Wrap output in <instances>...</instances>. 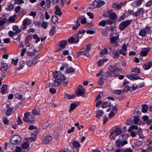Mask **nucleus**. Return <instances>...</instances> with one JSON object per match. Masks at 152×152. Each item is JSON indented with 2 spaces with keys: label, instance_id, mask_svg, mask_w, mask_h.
Returning <instances> with one entry per match:
<instances>
[{
  "label": "nucleus",
  "instance_id": "nucleus-31",
  "mask_svg": "<svg viewBox=\"0 0 152 152\" xmlns=\"http://www.w3.org/2000/svg\"><path fill=\"white\" fill-rule=\"evenodd\" d=\"M68 42L71 43V44H73L74 43H76L75 38L73 37H69L68 39Z\"/></svg>",
  "mask_w": 152,
  "mask_h": 152
},
{
  "label": "nucleus",
  "instance_id": "nucleus-56",
  "mask_svg": "<svg viewBox=\"0 0 152 152\" xmlns=\"http://www.w3.org/2000/svg\"><path fill=\"white\" fill-rule=\"evenodd\" d=\"M49 91L50 93L54 94L56 93V90L53 88H50L49 89Z\"/></svg>",
  "mask_w": 152,
  "mask_h": 152
},
{
  "label": "nucleus",
  "instance_id": "nucleus-43",
  "mask_svg": "<svg viewBox=\"0 0 152 152\" xmlns=\"http://www.w3.org/2000/svg\"><path fill=\"white\" fill-rule=\"evenodd\" d=\"M75 72L74 69L72 67L67 68L66 70V72L67 73L73 72Z\"/></svg>",
  "mask_w": 152,
  "mask_h": 152
},
{
  "label": "nucleus",
  "instance_id": "nucleus-5",
  "mask_svg": "<svg viewBox=\"0 0 152 152\" xmlns=\"http://www.w3.org/2000/svg\"><path fill=\"white\" fill-rule=\"evenodd\" d=\"M22 139L20 136L15 135L13 136L10 139V142L12 144H20Z\"/></svg>",
  "mask_w": 152,
  "mask_h": 152
},
{
  "label": "nucleus",
  "instance_id": "nucleus-54",
  "mask_svg": "<svg viewBox=\"0 0 152 152\" xmlns=\"http://www.w3.org/2000/svg\"><path fill=\"white\" fill-rule=\"evenodd\" d=\"M8 20L10 22H14L15 20V18L14 16H12L9 17Z\"/></svg>",
  "mask_w": 152,
  "mask_h": 152
},
{
  "label": "nucleus",
  "instance_id": "nucleus-16",
  "mask_svg": "<svg viewBox=\"0 0 152 152\" xmlns=\"http://www.w3.org/2000/svg\"><path fill=\"white\" fill-rule=\"evenodd\" d=\"M94 3H96V7L100 8L105 4V2L101 0H94Z\"/></svg>",
  "mask_w": 152,
  "mask_h": 152
},
{
  "label": "nucleus",
  "instance_id": "nucleus-46",
  "mask_svg": "<svg viewBox=\"0 0 152 152\" xmlns=\"http://www.w3.org/2000/svg\"><path fill=\"white\" fill-rule=\"evenodd\" d=\"M74 37H73L74 38H75V42L76 43H78L79 42V35L77 33L76 34H75L74 35Z\"/></svg>",
  "mask_w": 152,
  "mask_h": 152
},
{
  "label": "nucleus",
  "instance_id": "nucleus-41",
  "mask_svg": "<svg viewBox=\"0 0 152 152\" xmlns=\"http://www.w3.org/2000/svg\"><path fill=\"white\" fill-rule=\"evenodd\" d=\"M48 26V23L47 22L44 21L42 23L40 26L42 27L44 29H46L47 28Z\"/></svg>",
  "mask_w": 152,
  "mask_h": 152
},
{
  "label": "nucleus",
  "instance_id": "nucleus-14",
  "mask_svg": "<svg viewBox=\"0 0 152 152\" xmlns=\"http://www.w3.org/2000/svg\"><path fill=\"white\" fill-rule=\"evenodd\" d=\"M8 88L6 84H3L1 88V93L2 94H5L7 93Z\"/></svg>",
  "mask_w": 152,
  "mask_h": 152
},
{
  "label": "nucleus",
  "instance_id": "nucleus-44",
  "mask_svg": "<svg viewBox=\"0 0 152 152\" xmlns=\"http://www.w3.org/2000/svg\"><path fill=\"white\" fill-rule=\"evenodd\" d=\"M125 18H126L125 14H124L118 18L117 20L118 22H120L121 21L124 19Z\"/></svg>",
  "mask_w": 152,
  "mask_h": 152
},
{
  "label": "nucleus",
  "instance_id": "nucleus-26",
  "mask_svg": "<svg viewBox=\"0 0 152 152\" xmlns=\"http://www.w3.org/2000/svg\"><path fill=\"white\" fill-rule=\"evenodd\" d=\"M51 22L53 24H56L58 22V17L56 15H53L51 18Z\"/></svg>",
  "mask_w": 152,
  "mask_h": 152
},
{
  "label": "nucleus",
  "instance_id": "nucleus-10",
  "mask_svg": "<svg viewBox=\"0 0 152 152\" xmlns=\"http://www.w3.org/2000/svg\"><path fill=\"white\" fill-rule=\"evenodd\" d=\"M71 143H72L73 147L76 148L77 152H78L80 150L79 148L81 147V145L79 142L78 141L73 140H72Z\"/></svg>",
  "mask_w": 152,
  "mask_h": 152
},
{
  "label": "nucleus",
  "instance_id": "nucleus-9",
  "mask_svg": "<svg viewBox=\"0 0 152 152\" xmlns=\"http://www.w3.org/2000/svg\"><path fill=\"white\" fill-rule=\"evenodd\" d=\"M150 50L151 48L149 47L143 48L142 50L140 52V56L141 57L146 56Z\"/></svg>",
  "mask_w": 152,
  "mask_h": 152
},
{
  "label": "nucleus",
  "instance_id": "nucleus-21",
  "mask_svg": "<svg viewBox=\"0 0 152 152\" xmlns=\"http://www.w3.org/2000/svg\"><path fill=\"white\" fill-rule=\"evenodd\" d=\"M40 109L39 108H34L32 111V113L34 116L38 115L40 114Z\"/></svg>",
  "mask_w": 152,
  "mask_h": 152
},
{
  "label": "nucleus",
  "instance_id": "nucleus-28",
  "mask_svg": "<svg viewBox=\"0 0 152 152\" xmlns=\"http://www.w3.org/2000/svg\"><path fill=\"white\" fill-rule=\"evenodd\" d=\"M142 112L143 113L147 112L148 109V106L146 104L142 105Z\"/></svg>",
  "mask_w": 152,
  "mask_h": 152
},
{
  "label": "nucleus",
  "instance_id": "nucleus-51",
  "mask_svg": "<svg viewBox=\"0 0 152 152\" xmlns=\"http://www.w3.org/2000/svg\"><path fill=\"white\" fill-rule=\"evenodd\" d=\"M129 135L124 134H121L120 137H121L122 139H126L129 137Z\"/></svg>",
  "mask_w": 152,
  "mask_h": 152
},
{
  "label": "nucleus",
  "instance_id": "nucleus-2",
  "mask_svg": "<svg viewBox=\"0 0 152 152\" xmlns=\"http://www.w3.org/2000/svg\"><path fill=\"white\" fill-rule=\"evenodd\" d=\"M108 69L109 71L102 75L103 78L104 80H106L108 77H111L113 76L114 77H118V75L116 72L119 71V69L116 65L110 66Z\"/></svg>",
  "mask_w": 152,
  "mask_h": 152
},
{
  "label": "nucleus",
  "instance_id": "nucleus-1",
  "mask_svg": "<svg viewBox=\"0 0 152 152\" xmlns=\"http://www.w3.org/2000/svg\"><path fill=\"white\" fill-rule=\"evenodd\" d=\"M53 73V77L56 79L52 83V86L58 87L62 83V85L64 87H65L68 85V81L66 80L64 82L66 79V77L64 75L59 73L57 71L54 72Z\"/></svg>",
  "mask_w": 152,
  "mask_h": 152
},
{
  "label": "nucleus",
  "instance_id": "nucleus-59",
  "mask_svg": "<svg viewBox=\"0 0 152 152\" xmlns=\"http://www.w3.org/2000/svg\"><path fill=\"white\" fill-rule=\"evenodd\" d=\"M8 34L10 37H12L15 36V34L17 35L16 32H14L12 31H10L8 32Z\"/></svg>",
  "mask_w": 152,
  "mask_h": 152
},
{
  "label": "nucleus",
  "instance_id": "nucleus-13",
  "mask_svg": "<svg viewBox=\"0 0 152 152\" xmlns=\"http://www.w3.org/2000/svg\"><path fill=\"white\" fill-rule=\"evenodd\" d=\"M38 134V131L37 130L34 131L32 133L31 137H30V141H35L37 138V135Z\"/></svg>",
  "mask_w": 152,
  "mask_h": 152
},
{
  "label": "nucleus",
  "instance_id": "nucleus-4",
  "mask_svg": "<svg viewBox=\"0 0 152 152\" xmlns=\"http://www.w3.org/2000/svg\"><path fill=\"white\" fill-rule=\"evenodd\" d=\"M132 72H135L136 74L134 73H130L127 74L126 76L129 79L134 80L139 79L141 80L142 79L140 77L137 76V75H139L140 73V69L137 67H136L132 69Z\"/></svg>",
  "mask_w": 152,
  "mask_h": 152
},
{
  "label": "nucleus",
  "instance_id": "nucleus-32",
  "mask_svg": "<svg viewBox=\"0 0 152 152\" xmlns=\"http://www.w3.org/2000/svg\"><path fill=\"white\" fill-rule=\"evenodd\" d=\"M56 27L55 26H53L52 28L50 29L49 32V35L51 36H53L55 33V30Z\"/></svg>",
  "mask_w": 152,
  "mask_h": 152
},
{
  "label": "nucleus",
  "instance_id": "nucleus-24",
  "mask_svg": "<svg viewBox=\"0 0 152 152\" xmlns=\"http://www.w3.org/2000/svg\"><path fill=\"white\" fill-rule=\"evenodd\" d=\"M55 7L56 10L55 12V14L58 16H61L62 15V12L61 11L59 7L57 5H56L55 6Z\"/></svg>",
  "mask_w": 152,
  "mask_h": 152
},
{
  "label": "nucleus",
  "instance_id": "nucleus-29",
  "mask_svg": "<svg viewBox=\"0 0 152 152\" xmlns=\"http://www.w3.org/2000/svg\"><path fill=\"white\" fill-rule=\"evenodd\" d=\"M7 11H11L14 8V6L12 4L9 3L7 5Z\"/></svg>",
  "mask_w": 152,
  "mask_h": 152
},
{
  "label": "nucleus",
  "instance_id": "nucleus-38",
  "mask_svg": "<svg viewBox=\"0 0 152 152\" xmlns=\"http://www.w3.org/2000/svg\"><path fill=\"white\" fill-rule=\"evenodd\" d=\"M108 50L107 48H105L102 50L100 52V54L101 55H104L108 53Z\"/></svg>",
  "mask_w": 152,
  "mask_h": 152
},
{
  "label": "nucleus",
  "instance_id": "nucleus-50",
  "mask_svg": "<svg viewBox=\"0 0 152 152\" xmlns=\"http://www.w3.org/2000/svg\"><path fill=\"white\" fill-rule=\"evenodd\" d=\"M46 1V3L45 5L47 9L50 7L51 5V1L50 0H45Z\"/></svg>",
  "mask_w": 152,
  "mask_h": 152
},
{
  "label": "nucleus",
  "instance_id": "nucleus-55",
  "mask_svg": "<svg viewBox=\"0 0 152 152\" xmlns=\"http://www.w3.org/2000/svg\"><path fill=\"white\" fill-rule=\"evenodd\" d=\"M32 60L27 61L26 64L28 66L30 67L33 64Z\"/></svg>",
  "mask_w": 152,
  "mask_h": 152
},
{
  "label": "nucleus",
  "instance_id": "nucleus-39",
  "mask_svg": "<svg viewBox=\"0 0 152 152\" xmlns=\"http://www.w3.org/2000/svg\"><path fill=\"white\" fill-rule=\"evenodd\" d=\"M64 96L66 98H67L68 99H71L73 98H74L75 97V96L69 95V94H67V93L65 94Z\"/></svg>",
  "mask_w": 152,
  "mask_h": 152
},
{
  "label": "nucleus",
  "instance_id": "nucleus-3",
  "mask_svg": "<svg viewBox=\"0 0 152 152\" xmlns=\"http://www.w3.org/2000/svg\"><path fill=\"white\" fill-rule=\"evenodd\" d=\"M91 43H89L81 50L82 51L77 52L76 55V57L78 58L81 55L86 56L88 58L90 57V56L89 53L91 49Z\"/></svg>",
  "mask_w": 152,
  "mask_h": 152
},
{
  "label": "nucleus",
  "instance_id": "nucleus-47",
  "mask_svg": "<svg viewBox=\"0 0 152 152\" xmlns=\"http://www.w3.org/2000/svg\"><path fill=\"white\" fill-rule=\"evenodd\" d=\"M151 27L150 26H146L143 29L144 30V31H145V32L147 34L149 32L151 29Z\"/></svg>",
  "mask_w": 152,
  "mask_h": 152
},
{
  "label": "nucleus",
  "instance_id": "nucleus-12",
  "mask_svg": "<svg viewBox=\"0 0 152 152\" xmlns=\"http://www.w3.org/2000/svg\"><path fill=\"white\" fill-rule=\"evenodd\" d=\"M80 104V103L79 102H77L76 103H72L70 104L69 112H70L74 110Z\"/></svg>",
  "mask_w": 152,
  "mask_h": 152
},
{
  "label": "nucleus",
  "instance_id": "nucleus-30",
  "mask_svg": "<svg viewBox=\"0 0 152 152\" xmlns=\"http://www.w3.org/2000/svg\"><path fill=\"white\" fill-rule=\"evenodd\" d=\"M35 118V116L34 115H31L28 117L29 123H32L34 122Z\"/></svg>",
  "mask_w": 152,
  "mask_h": 152
},
{
  "label": "nucleus",
  "instance_id": "nucleus-58",
  "mask_svg": "<svg viewBox=\"0 0 152 152\" xmlns=\"http://www.w3.org/2000/svg\"><path fill=\"white\" fill-rule=\"evenodd\" d=\"M3 122L5 124H8L9 123V121L7 118H2Z\"/></svg>",
  "mask_w": 152,
  "mask_h": 152
},
{
  "label": "nucleus",
  "instance_id": "nucleus-64",
  "mask_svg": "<svg viewBox=\"0 0 152 152\" xmlns=\"http://www.w3.org/2000/svg\"><path fill=\"white\" fill-rule=\"evenodd\" d=\"M145 6L147 7H149L152 5V0H150L145 4Z\"/></svg>",
  "mask_w": 152,
  "mask_h": 152
},
{
  "label": "nucleus",
  "instance_id": "nucleus-57",
  "mask_svg": "<svg viewBox=\"0 0 152 152\" xmlns=\"http://www.w3.org/2000/svg\"><path fill=\"white\" fill-rule=\"evenodd\" d=\"M24 3V1L23 0H16L15 1L14 4L20 5Z\"/></svg>",
  "mask_w": 152,
  "mask_h": 152
},
{
  "label": "nucleus",
  "instance_id": "nucleus-23",
  "mask_svg": "<svg viewBox=\"0 0 152 152\" xmlns=\"http://www.w3.org/2000/svg\"><path fill=\"white\" fill-rule=\"evenodd\" d=\"M105 18H108V16L107 15H103ZM109 18L111 20H115L117 18L116 14L114 12H112L109 16Z\"/></svg>",
  "mask_w": 152,
  "mask_h": 152
},
{
  "label": "nucleus",
  "instance_id": "nucleus-48",
  "mask_svg": "<svg viewBox=\"0 0 152 152\" xmlns=\"http://www.w3.org/2000/svg\"><path fill=\"white\" fill-rule=\"evenodd\" d=\"M117 41V37L116 36H113L110 39V41L112 43H115Z\"/></svg>",
  "mask_w": 152,
  "mask_h": 152
},
{
  "label": "nucleus",
  "instance_id": "nucleus-35",
  "mask_svg": "<svg viewBox=\"0 0 152 152\" xmlns=\"http://www.w3.org/2000/svg\"><path fill=\"white\" fill-rule=\"evenodd\" d=\"M121 132V129L120 128L118 127L116 128L115 130L116 136H118L120 134Z\"/></svg>",
  "mask_w": 152,
  "mask_h": 152
},
{
  "label": "nucleus",
  "instance_id": "nucleus-34",
  "mask_svg": "<svg viewBox=\"0 0 152 152\" xmlns=\"http://www.w3.org/2000/svg\"><path fill=\"white\" fill-rule=\"evenodd\" d=\"M78 18L77 19L76 22V25L72 27V29L74 30H76L80 25V23L78 21Z\"/></svg>",
  "mask_w": 152,
  "mask_h": 152
},
{
  "label": "nucleus",
  "instance_id": "nucleus-36",
  "mask_svg": "<svg viewBox=\"0 0 152 152\" xmlns=\"http://www.w3.org/2000/svg\"><path fill=\"white\" fill-rule=\"evenodd\" d=\"M146 34H147L144 31V30L143 29L140 30L139 33V35L142 37H144L145 36Z\"/></svg>",
  "mask_w": 152,
  "mask_h": 152
},
{
  "label": "nucleus",
  "instance_id": "nucleus-40",
  "mask_svg": "<svg viewBox=\"0 0 152 152\" xmlns=\"http://www.w3.org/2000/svg\"><path fill=\"white\" fill-rule=\"evenodd\" d=\"M105 21L106 23V25H112L114 23V22L113 21V20H111L109 19H107L106 20H105Z\"/></svg>",
  "mask_w": 152,
  "mask_h": 152
},
{
  "label": "nucleus",
  "instance_id": "nucleus-49",
  "mask_svg": "<svg viewBox=\"0 0 152 152\" xmlns=\"http://www.w3.org/2000/svg\"><path fill=\"white\" fill-rule=\"evenodd\" d=\"M14 96L16 98L20 100L23 97L22 95L19 94L18 93L15 94Z\"/></svg>",
  "mask_w": 152,
  "mask_h": 152
},
{
  "label": "nucleus",
  "instance_id": "nucleus-27",
  "mask_svg": "<svg viewBox=\"0 0 152 152\" xmlns=\"http://www.w3.org/2000/svg\"><path fill=\"white\" fill-rule=\"evenodd\" d=\"M103 114L104 113L102 110H98L96 113V117L97 118L99 119L101 116L103 115Z\"/></svg>",
  "mask_w": 152,
  "mask_h": 152
},
{
  "label": "nucleus",
  "instance_id": "nucleus-17",
  "mask_svg": "<svg viewBox=\"0 0 152 152\" xmlns=\"http://www.w3.org/2000/svg\"><path fill=\"white\" fill-rule=\"evenodd\" d=\"M142 67L145 70L149 69L152 66V62L151 61L147 63H145L142 65Z\"/></svg>",
  "mask_w": 152,
  "mask_h": 152
},
{
  "label": "nucleus",
  "instance_id": "nucleus-15",
  "mask_svg": "<svg viewBox=\"0 0 152 152\" xmlns=\"http://www.w3.org/2000/svg\"><path fill=\"white\" fill-rule=\"evenodd\" d=\"M7 110L6 114L8 116H9L12 114V112L14 110V108L13 107H11L8 104H7Z\"/></svg>",
  "mask_w": 152,
  "mask_h": 152
},
{
  "label": "nucleus",
  "instance_id": "nucleus-45",
  "mask_svg": "<svg viewBox=\"0 0 152 152\" xmlns=\"http://www.w3.org/2000/svg\"><path fill=\"white\" fill-rule=\"evenodd\" d=\"M105 23V20H102L99 23L98 25L99 26L104 27L106 26Z\"/></svg>",
  "mask_w": 152,
  "mask_h": 152
},
{
  "label": "nucleus",
  "instance_id": "nucleus-42",
  "mask_svg": "<svg viewBox=\"0 0 152 152\" xmlns=\"http://www.w3.org/2000/svg\"><path fill=\"white\" fill-rule=\"evenodd\" d=\"M33 37L34 39H36L35 42L37 43L40 40V38L38 36L37 34H34L33 35Z\"/></svg>",
  "mask_w": 152,
  "mask_h": 152
},
{
  "label": "nucleus",
  "instance_id": "nucleus-61",
  "mask_svg": "<svg viewBox=\"0 0 152 152\" xmlns=\"http://www.w3.org/2000/svg\"><path fill=\"white\" fill-rule=\"evenodd\" d=\"M116 145L117 147H120L121 145V141L120 140H117L115 142Z\"/></svg>",
  "mask_w": 152,
  "mask_h": 152
},
{
  "label": "nucleus",
  "instance_id": "nucleus-19",
  "mask_svg": "<svg viewBox=\"0 0 152 152\" xmlns=\"http://www.w3.org/2000/svg\"><path fill=\"white\" fill-rule=\"evenodd\" d=\"M112 55H113V58L114 59H117L120 56L118 50H116L115 49L113 50Z\"/></svg>",
  "mask_w": 152,
  "mask_h": 152
},
{
  "label": "nucleus",
  "instance_id": "nucleus-11",
  "mask_svg": "<svg viewBox=\"0 0 152 152\" xmlns=\"http://www.w3.org/2000/svg\"><path fill=\"white\" fill-rule=\"evenodd\" d=\"M8 68V65L7 64L3 63L1 62V71H3V73L2 74L4 75L5 73L6 72Z\"/></svg>",
  "mask_w": 152,
  "mask_h": 152
},
{
  "label": "nucleus",
  "instance_id": "nucleus-52",
  "mask_svg": "<svg viewBox=\"0 0 152 152\" xmlns=\"http://www.w3.org/2000/svg\"><path fill=\"white\" fill-rule=\"evenodd\" d=\"M103 79V78L102 75L99 79L98 83L101 86L104 83V81Z\"/></svg>",
  "mask_w": 152,
  "mask_h": 152
},
{
  "label": "nucleus",
  "instance_id": "nucleus-53",
  "mask_svg": "<svg viewBox=\"0 0 152 152\" xmlns=\"http://www.w3.org/2000/svg\"><path fill=\"white\" fill-rule=\"evenodd\" d=\"M138 87V86L137 85L135 86L134 85H133L132 87L130 88V91L131 92H133L135 89H136Z\"/></svg>",
  "mask_w": 152,
  "mask_h": 152
},
{
  "label": "nucleus",
  "instance_id": "nucleus-22",
  "mask_svg": "<svg viewBox=\"0 0 152 152\" xmlns=\"http://www.w3.org/2000/svg\"><path fill=\"white\" fill-rule=\"evenodd\" d=\"M86 91L84 88L82 89L78 88L77 89L76 93L78 96H80L84 94Z\"/></svg>",
  "mask_w": 152,
  "mask_h": 152
},
{
  "label": "nucleus",
  "instance_id": "nucleus-62",
  "mask_svg": "<svg viewBox=\"0 0 152 152\" xmlns=\"http://www.w3.org/2000/svg\"><path fill=\"white\" fill-rule=\"evenodd\" d=\"M116 105L113 106V108L111 110V111L115 112V113H116L118 111V109L117 107L116 106Z\"/></svg>",
  "mask_w": 152,
  "mask_h": 152
},
{
  "label": "nucleus",
  "instance_id": "nucleus-20",
  "mask_svg": "<svg viewBox=\"0 0 152 152\" xmlns=\"http://www.w3.org/2000/svg\"><path fill=\"white\" fill-rule=\"evenodd\" d=\"M67 41L66 40H63L62 41L59 42V47L61 49H64L66 48L67 45Z\"/></svg>",
  "mask_w": 152,
  "mask_h": 152
},
{
  "label": "nucleus",
  "instance_id": "nucleus-18",
  "mask_svg": "<svg viewBox=\"0 0 152 152\" xmlns=\"http://www.w3.org/2000/svg\"><path fill=\"white\" fill-rule=\"evenodd\" d=\"M108 106L113 107V105L111 104V102L109 100L106 101L102 102V107L103 108H105L107 107Z\"/></svg>",
  "mask_w": 152,
  "mask_h": 152
},
{
  "label": "nucleus",
  "instance_id": "nucleus-37",
  "mask_svg": "<svg viewBox=\"0 0 152 152\" xmlns=\"http://www.w3.org/2000/svg\"><path fill=\"white\" fill-rule=\"evenodd\" d=\"M21 145L22 148L26 149L28 148L29 146V144L28 142H24L22 145Z\"/></svg>",
  "mask_w": 152,
  "mask_h": 152
},
{
  "label": "nucleus",
  "instance_id": "nucleus-7",
  "mask_svg": "<svg viewBox=\"0 0 152 152\" xmlns=\"http://www.w3.org/2000/svg\"><path fill=\"white\" fill-rule=\"evenodd\" d=\"M31 20L28 18H25L23 21L22 25L23 26L22 27V29L24 30L27 28L26 26L31 24Z\"/></svg>",
  "mask_w": 152,
  "mask_h": 152
},
{
  "label": "nucleus",
  "instance_id": "nucleus-25",
  "mask_svg": "<svg viewBox=\"0 0 152 152\" xmlns=\"http://www.w3.org/2000/svg\"><path fill=\"white\" fill-rule=\"evenodd\" d=\"M144 12V10L143 8H139L138 10L135 12V17H137L140 15L141 13L143 14Z\"/></svg>",
  "mask_w": 152,
  "mask_h": 152
},
{
  "label": "nucleus",
  "instance_id": "nucleus-60",
  "mask_svg": "<svg viewBox=\"0 0 152 152\" xmlns=\"http://www.w3.org/2000/svg\"><path fill=\"white\" fill-rule=\"evenodd\" d=\"M59 152H70L69 149L67 148H62Z\"/></svg>",
  "mask_w": 152,
  "mask_h": 152
},
{
  "label": "nucleus",
  "instance_id": "nucleus-8",
  "mask_svg": "<svg viewBox=\"0 0 152 152\" xmlns=\"http://www.w3.org/2000/svg\"><path fill=\"white\" fill-rule=\"evenodd\" d=\"M52 139L53 137L52 136L49 135H46L42 142V144L44 145L47 144L51 142Z\"/></svg>",
  "mask_w": 152,
  "mask_h": 152
},
{
  "label": "nucleus",
  "instance_id": "nucleus-6",
  "mask_svg": "<svg viewBox=\"0 0 152 152\" xmlns=\"http://www.w3.org/2000/svg\"><path fill=\"white\" fill-rule=\"evenodd\" d=\"M132 19L128 20L122 22L119 25V28L121 31L124 30L132 22Z\"/></svg>",
  "mask_w": 152,
  "mask_h": 152
},
{
  "label": "nucleus",
  "instance_id": "nucleus-63",
  "mask_svg": "<svg viewBox=\"0 0 152 152\" xmlns=\"http://www.w3.org/2000/svg\"><path fill=\"white\" fill-rule=\"evenodd\" d=\"M94 3H94V1L93 3L90 4L89 7V8L90 9H93L97 7H96V6H95Z\"/></svg>",
  "mask_w": 152,
  "mask_h": 152
},
{
  "label": "nucleus",
  "instance_id": "nucleus-33",
  "mask_svg": "<svg viewBox=\"0 0 152 152\" xmlns=\"http://www.w3.org/2000/svg\"><path fill=\"white\" fill-rule=\"evenodd\" d=\"M25 62L23 60H21L19 62L20 66L18 68V70H20L22 69L25 65Z\"/></svg>",
  "mask_w": 152,
  "mask_h": 152
}]
</instances>
